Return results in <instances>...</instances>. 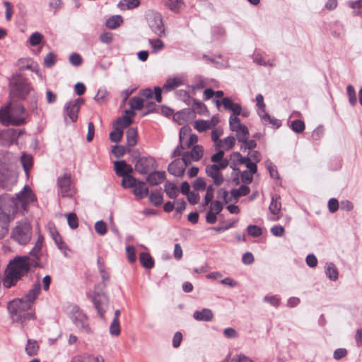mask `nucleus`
<instances>
[{
  "mask_svg": "<svg viewBox=\"0 0 362 362\" xmlns=\"http://www.w3.org/2000/svg\"><path fill=\"white\" fill-rule=\"evenodd\" d=\"M33 267L27 256H16L11 259L4 272L3 286L6 288L15 286L19 281L26 276Z\"/></svg>",
  "mask_w": 362,
  "mask_h": 362,
  "instance_id": "nucleus-1",
  "label": "nucleus"
},
{
  "mask_svg": "<svg viewBox=\"0 0 362 362\" xmlns=\"http://www.w3.org/2000/svg\"><path fill=\"white\" fill-rule=\"evenodd\" d=\"M7 309L13 322H19L23 325L28 320L34 318V313L31 305L22 299L17 298L8 302Z\"/></svg>",
  "mask_w": 362,
  "mask_h": 362,
  "instance_id": "nucleus-2",
  "label": "nucleus"
},
{
  "mask_svg": "<svg viewBox=\"0 0 362 362\" xmlns=\"http://www.w3.org/2000/svg\"><path fill=\"white\" fill-rule=\"evenodd\" d=\"M25 108L18 104L13 105L11 103L4 108L0 110V120L4 124H13L19 126L25 123Z\"/></svg>",
  "mask_w": 362,
  "mask_h": 362,
  "instance_id": "nucleus-3",
  "label": "nucleus"
},
{
  "mask_svg": "<svg viewBox=\"0 0 362 362\" xmlns=\"http://www.w3.org/2000/svg\"><path fill=\"white\" fill-rule=\"evenodd\" d=\"M5 204L7 209H11L13 206L18 211V206H21L23 209H25L27 205L35 200V196L28 185H25L23 190L16 194L15 197H8V196L4 197Z\"/></svg>",
  "mask_w": 362,
  "mask_h": 362,
  "instance_id": "nucleus-4",
  "label": "nucleus"
},
{
  "mask_svg": "<svg viewBox=\"0 0 362 362\" xmlns=\"http://www.w3.org/2000/svg\"><path fill=\"white\" fill-rule=\"evenodd\" d=\"M32 236V226L26 221H18L11 233V238L21 245H27Z\"/></svg>",
  "mask_w": 362,
  "mask_h": 362,
  "instance_id": "nucleus-5",
  "label": "nucleus"
},
{
  "mask_svg": "<svg viewBox=\"0 0 362 362\" xmlns=\"http://www.w3.org/2000/svg\"><path fill=\"white\" fill-rule=\"evenodd\" d=\"M10 98L11 100H24L30 92V88L27 80L21 75L13 76L9 83Z\"/></svg>",
  "mask_w": 362,
  "mask_h": 362,
  "instance_id": "nucleus-6",
  "label": "nucleus"
},
{
  "mask_svg": "<svg viewBox=\"0 0 362 362\" xmlns=\"http://www.w3.org/2000/svg\"><path fill=\"white\" fill-rule=\"evenodd\" d=\"M16 214L15 206L7 209L6 205H0V240L7 235L9 224L14 219Z\"/></svg>",
  "mask_w": 362,
  "mask_h": 362,
  "instance_id": "nucleus-7",
  "label": "nucleus"
},
{
  "mask_svg": "<svg viewBox=\"0 0 362 362\" xmlns=\"http://www.w3.org/2000/svg\"><path fill=\"white\" fill-rule=\"evenodd\" d=\"M58 193L63 197H71L74 193V189L71 185V177L64 174L57 179Z\"/></svg>",
  "mask_w": 362,
  "mask_h": 362,
  "instance_id": "nucleus-8",
  "label": "nucleus"
},
{
  "mask_svg": "<svg viewBox=\"0 0 362 362\" xmlns=\"http://www.w3.org/2000/svg\"><path fill=\"white\" fill-rule=\"evenodd\" d=\"M148 25L156 35L162 37L165 35V28L163 22L162 16L158 13H152L148 15Z\"/></svg>",
  "mask_w": 362,
  "mask_h": 362,
  "instance_id": "nucleus-9",
  "label": "nucleus"
},
{
  "mask_svg": "<svg viewBox=\"0 0 362 362\" xmlns=\"http://www.w3.org/2000/svg\"><path fill=\"white\" fill-rule=\"evenodd\" d=\"M71 319L74 325L81 332L85 334L92 333V329L89 326L88 317L84 313L79 310H76L73 314Z\"/></svg>",
  "mask_w": 362,
  "mask_h": 362,
  "instance_id": "nucleus-10",
  "label": "nucleus"
},
{
  "mask_svg": "<svg viewBox=\"0 0 362 362\" xmlns=\"http://www.w3.org/2000/svg\"><path fill=\"white\" fill-rule=\"evenodd\" d=\"M156 167V161L153 158L141 157L136 162L134 168L140 174L145 175Z\"/></svg>",
  "mask_w": 362,
  "mask_h": 362,
  "instance_id": "nucleus-11",
  "label": "nucleus"
},
{
  "mask_svg": "<svg viewBox=\"0 0 362 362\" xmlns=\"http://www.w3.org/2000/svg\"><path fill=\"white\" fill-rule=\"evenodd\" d=\"M83 100L78 98L75 100L69 102L65 107V120L67 122V117L71 122H75L78 119V112L80 109V104Z\"/></svg>",
  "mask_w": 362,
  "mask_h": 362,
  "instance_id": "nucleus-12",
  "label": "nucleus"
},
{
  "mask_svg": "<svg viewBox=\"0 0 362 362\" xmlns=\"http://www.w3.org/2000/svg\"><path fill=\"white\" fill-rule=\"evenodd\" d=\"M20 135L14 129L0 130V145L8 146L17 140Z\"/></svg>",
  "mask_w": 362,
  "mask_h": 362,
  "instance_id": "nucleus-13",
  "label": "nucleus"
},
{
  "mask_svg": "<svg viewBox=\"0 0 362 362\" xmlns=\"http://www.w3.org/2000/svg\"><path fill=\"white\" fill-rule=\"evenodd\" d=\"M203 156V148L201 146H194L191 152H185L182 154V160L185 163V165H188L191 160L197 161Z\"/></svg>",
  "mask_w": 362,
  "mask_h": 362,
  "instance_id": "nucleus-14",
  "label": "nucleus"
},
{
  "mask_svg": "<svg viewBox=\"0 0 362 362\" xmlns=\"http://www.w3.org/2000/svg\"><path fill=\"white\" fill-rule=\"evenodd\" d=\"M206 174L213 179L214 185L219 186L223 183L224 179L220 170L215 165H209L206 167Z\"/></svg>",
  "mask_w": 362,
  "mask_h": 362,
  "instance_id": "nucleus-15",
  "label": "nucleus"
},
{
  "mask_svg": "<svg viewBox=\"0 0 362 362\" xmlns=\"http://www.w3.org/2000/svg\"><path fill=\"white\" fill-rule=\"evenodd\" d=\"M186 166L187 165H185V163L182 160L181 161L176 159L169 164L168 170L169 173L173 175L176 177H182L184 175Z\"/></svg>",
  "mask_w": 362,
  "mask_h": 362,
  "instance_id": "nucleus-16",
  "label": "nucleus"
},
{
  "mask_svg": "<svg viewBox=\"0 0 362 362\" xmlns=\"http://www.w3.org/2000/svg\"><path fill=\"white\" fill-rule=\"evenodd\" d=\"M41 292V286L39 281L35 282L32 288H30L25 296L21 299L32 306V304L37 298Z\"/></svg>",
  "mask_w": 362,
  "mask_h": 362,
  "instance_id": "nucleus-17",
  "label": "nucleus"
},
{
  "mask_svg": "<svg viewBox=\"0 0 362 362\" xmlns=\"http://www.w3.org/2000/svg\"><path fill=\"white\" fill-rule=\"evenodd\" d=\"M93 303L100 317H103L107 304V298L105 295L97 294L93 298Z\"/></svg>",
  "mask_w": 362,
  "mask_h": 362,
  "instance_id": "nucleus-18",
  "label": "nucleus"
},
{
  "mask_svg": "<svg viewBox=\"0 0 362 362\" xmlns=\"http://www.w3.org/2000/svg\"><path fill=\"white\" fill-rule=\"evenodd\" d=\"M26 256L29 258V263L33 267L42 268L44 267V264L42 262V252L41 250H38L33 247L29 255Z\"/></svg>",
  "mask_w": 362,
  "mask_h": 362,
  "instance_id": "nucleus-19",
  "label": "nucleus"
},
{
  "mask_svg": "<svg viewBox=\"0 0 362 362\" xmlns=\"http://www.w3.org/2000/svg\"><path fill=\"white\" fill-rule=\"evenodd\" d=\"M115 171L117 175L120 177L126 176L133 172L132 167L127 164L125 160H117L114 163Z\"/></svg>",
  "mask_w": 362,
  "mask_h": 362,
  "instance_id": "nucleus-20",
  "label": "nucleus"
},
{
  "mask_svg": "<svg viewBox=\"0 0 362 362\" xmlns=\"http://www.w3.org/2000/svg\"><path fill=\"white\" fill-rule=\"evenodd\" d=\"M193 317L198 321L209 322L212 320L214 314L210 309L204 308L202 310H196L193 314Z\"/></svg>",
  "mask_w": 362,
  "mask_h": 362,
  "instance_id": "nucleus-21",
  "label": "nucleus"
},
{
  "mask_svg": "<svg viewBox=\"0 0 362 362\" xmlns=\"http://www.w3.org/2000/svg\"><path fill=\"white\" fill-rule=\"evenodd\" d=\"M165 179V173L163 171H155L151 173L146 177L147 182L151 185H158Z\"/></svg>",
  "mask_w": 362,
  "mask_h": 362,
  "instance_id": "nucleus-22",
  "label": "nucleus"
},
{
  "mask_svg": "<svg viewBox=\"0 0 362 362\" xmlns=\"http://www.w3.org/2000/svg\"><path fill=\"white\" fill-rule=\"evenodd\" d=\"M222 103L226 110H230L235 115H239L241 113V106L238 103H234L230 98L226 97L222 100Z\"/></svg>",
  "mask_w": 362,
  "mask_h": 362,
  "instance_id": "nucleus-23",
  "label": "nucleus"
},
{
  "mask_svg": "<svg viewBox=\"0 0 362 362\" xmlns=\"http://www.w3.org/2000/svg\"><path fill=\"white\" fill-rule=\"evenodd\" d=\"M16 182V177L14 175L8 174V173H0V185L3 187L9 189Z\"/></svg>",
  "mask_w": 362,
  "mask_h": 362,
  "instance_id": "nucleus-24",
  "label": "nucleus"
},
{
  "mask_svg": "<svg viewBox=\"0 0 362 362\" xmlns=\"http://www.w3.org/2000/svg\"><path fill=\"white\" fill-rule=\"evenodd\" d=\"M133 193L138 199H142L148 195V188L144 182L139 180L134 187Z\"/></svg>",
  "mask_w": 362,
  "mask_h": 362,
  "instance_id": "nucleus-25",
  "label": "nucleus"
},
{
  "mask_svg": "<svg viewBox=\"0 0 362 362\" xmlns=\"http://www.w3.org/2000/svg\"><path fill=\"white\" fill-rule=\"evenodd\" d=\"M280 197L277 194H274L272 197V202L269 206V211L274 215L276 216L281 211V204L279 202Z\"/></svg>",
  "mask_w": 362,
  "mask_h": 362,
  "instance_id": "nucleus-26",
  "label": "nucleus"
},
{
  "mask_svg": "<svg viewBox=\"0 0 362 362\" xmlns=\"http://www.w3.org/2000/svg\"><path fill=\"white\" fill-rule=\"evenodd\" d=\"M127 144L129 147H133L137 144L138 133L134 127L129 128L126 133Z\"/></svg>",
  "mask_w": 362,
  "mask_h": 362,
  "instance_id": "nucleus-27",
  "label": "nucleus"
},
{
  "mask_svg": "<svg viewBox=\"0 0 362 362\" xmlns=\"http://www.w3.org/2000/svg\"><path fill=\"white\" fill-rule=\"evenodd\" d=\"M39 349L38 343L35 340L28 339L25 346V352L29 356H36Z\"/></svg>",
  "mask_w": 362,
  "mask_h": 362,
  "instance_id": "nucleus-28",
  "label": "nucleus"
},
{
  "mask_svg": "<svg viewBox=\"0 0 362 362\" xmlns=\"http://www.w3.org/2000/svg\"><path fill=\"white\" fill-rule=\"evenodd\" d=\"M258 115L261 117L262 122L264 124H270L276 128L279 127L281 124L280 120L271 117L270 115L266 112L264 113L258 112Z\"/></svg>",
  "mask_w": 362,
  "mask_h": 362,
  "instance_id": "nucleus-29",
  "label": "nucleus"
},
{
  "mask_svg": "<svg viewBox=\"0 0 362 362\" xmlns=\"http://www.w3.org/2000/svg\"><path fill=\"white\" fill-rule=\"evenodd\" d=\"M165 4L170 10L175 13L179 12L185 6L182 0H165Z\"/></svg>",
  "mask_w": 362,
  "mask_h": 362,
  "instance_id": "nucleus-30",
  "label": "nucleus"
},
{
  "mask_svg": "<svg viewBox=\"0 0 362 362\" xmlns=\"http://www.w3.org/2000/svg\"><path fill=\"white\" fill-rule=\"evenodd\" d=\"M139 259L141 265L146 269H151L154 266V260L149 253L141 252Z\"/></svg>",
  "mask_w": 362,
  "mask_h": 362,
  "instance_id": "nucleus-31",
  "label": "nucleus"
},
{
  "mask_svg": "<svg viewBox=\"0 0 362 362\" xmlns=\"http://www.w3.org/2000/svg\"><path fill=\"white\" fill-rule=\"evenodd\" d=\"M140 5L139 0H121L117 6L121 10H127V9H133L138 7Z\"/></svg>",
  "mask_w": 362,
  "mask_h": 362,
  "instance_id": "nucleus-32",
  "label": "nucleus"
},
{
  "mask_svg": "<svg viewBox=\"0 0 362 362\" xmlns=\"http://www.w3.org/2000/svg\"><path fill=\"white\" fill-rule=\"evenodd\" d=\"M165 192L170 199H175L179 193L177 186L172 182H167L165 185Z\"/></svg>",
  "mask_w": 362,
  "mask_h": 362,
  "instance_id": "nucleus-33",
  "label": "nucleus"
},
{
  "mask_svg": "<svg viewBox=\"0 0 362 362\" xmlns=\"http://www.w3.org/2000/svg\"><path fill=\"white\" fill-rule=\"evenodd\" d=\"M325 272L327 276L332 281H336L338 279V271L334 264L332 262L326 263Z\"/></svg>",
  "mask_w": 362,
  "mask_h": 362,
  "instance_id": "nucleus-34",
  "label": "nucleus"
},
{
  "mask_svg": "<svg viewBox=\"0 0 362 362\" xmlns=\"http://www.w3.org/2000/svg\"><path fill=\"white\" fill-rule=\"evenodd\" d=\"M235 139L233 136H228L219 141L216 148H223L226 151L232 149L235 145Z\"/></svg>",
  "mask_w": 362,
  "mask_h": 362,
  "instance_id": "nucleus-35",
  "label": "nucleus"
},
{
  "mask_svg": "<svg viewBox=\"0 0 362 362\" xmlns=\"http://www.w3.org/2000/svg\"><path fill=\"white\" fill-rule=\"evenodd\" d=\"M182 84V81L179 78H168L163 86L165 91H171Z\"/></svg>",
  "mask_w": 362,
  "mask_h": 362,
  "instance_id": "nucleus-36",
  "label": "nucleus"
},
{
  "mask_svg": "<svg viewBox=\"0 0 362 362\" xmlns=\"http://www.w3.org/2000/svg\"><path fill=\"white\" fill-rule=\"evenodd\" d=\"M53 238L55 241V243L58 246L59 249L64 253L66 257H68L69 255L67 252L69 250L66 244L62 240V237L59 234L56 232V234H52Z\"/></svg>",
  "mask_w": 362,
  "mask_h": 362,
  "instance_id": "nucleus-37",
  "label": "nucleus"
},
{
  "mask_svg": "<svg viewBox=\"0 0 362 362\" xmlns=\"http://www.w3.org/2000/svg\"><path fill=\"white\" fill-rule=\"evenodd\" d=\"M122 16L117 15L109 18L105 23V25L110 29H115L122 23Z\"/></svg>",
  "mask_w": 362,
  "mask_h": 362,
  "instance_id": "nucleus-38",
  "label": "nucleus"
},
{
  "mask_svg": "<svg viewBox=\"0 0 362 362\" xmlns=\"http://www.w3.org/2000/svg\"><path fill=\"white\" fill-rule=\"evenodd\" d=\"M123 133L124 132L121 128L113 124V130L110 134V139L112 142L118 143L122 140Z\"/></svg>",
  "mask_w": 362,
  "mask_h": 362,
  "instance_id": "nucleus-39",
  "label": "nucleus"
},
{
  "mask_svg": "<svg viewBox=\"0 0 362 362\" xmlns=\"http://www.w3.org/2000/svg\"><path fill=\"white\" fill-rule=\"evenodd\" d=\"M234 132H236V138L239 142L243 143L248 139L249 131L245 125L239 126L238 130H235Z\"/></svg>",
  "mask_w": 362,
  "mask_h": 362,
  "instance_id": "nucleus-40",
  "label": "nucleus"
},
{
  "mask_svg": "<svg viewBox=\"0 0 362 362\" xmlns=\"http://www.w3.org/2000/svg\"><path fill=\"white\" fill-rule=\"evenodd\" d=\"M129 105L132 110H141L145 105L144 98L134 96L130 99Z\"/></svg>",
  "mask_w": 362,
  "mask_h": 362,
  "instance_id": "nucleus-41",
  "label": "nucleus"
},
{
  "mask_svg": "<svg viewBox=\"0 0 362 362\" xmlns=\"http://www.w3.org/2000/svg\"><path fill=\"white\" fill-rule=\"evenodd\" d=\"M133 120L129 116H122L118 117L114 123V125L117 126L119 128L123 130L130 124H132Z\"/></svg>",
  "mask_w": 362,
  "mask_h": 362,
  "instance_id": "nucleus-42",
  "label": "nucleus"
},
{
  "mask_svg": "<svg viewBox=\"0 0 362 362\" xmlns=\"http://www.w3.org/2000/svg\"><path fill=\"white\" fill-rule=\"evenodd\" d=\"M71 362H104L103 358L92 356H76Z\"/></svg>",
  "mask_w": 362,
  "mask_h": 362,
  "instance_id": "nucleus-43",
  "label": "nucleus"
},
{
  "mask_svg": "<svg viewBox=\"0 0 362 362\" xmlns=\"http://www.w3.org/2000/svg\"><path fill=\"white\" fill-rule=\"evenodd\" d=\"M139 180L134 177L130 174L124 176L122 180V185L124 188H132L137 184Z\"/></svg>",
  "mask_w": 362,
  "mask_h": 362,
  "instance_id": "nucleus-44",
  "label": "nucleus"
},
{
  "mask_svg": "<svg viewBox=\"0 0 362 362\" xmlns=\"http://www.w3.org/2000/svg\"><path fill=\"white\" fill-rule=\"evenodd\" d=\"M21 163L25 172L28 174L33 165V158L29 155L23 153L21 156Z\"/></svg>",
  "mask_w": 362,
  "mask_h": 362,
  "instance_id": "nucleus-45",
  "label": "nucleus"
},
{
  "mask_svg": "<svg viewBox=\"0 0 362 362\" xmlns=\"http://www.w3.org/2000/svg\"><path fill=\"white\" fill-rule=\"evenodd\" d=\"M150 202L155 206H160L163 203V195L160 192H153L149 195Z\"/></svg>",
  "mask_w": 362,
  "mask_h": 362,
  "instance_id": "nucleus-46",
  "label": "nucleus"
},
{
  "mask_svg": "<svg viewBox=\"0 0 362 362\" xmlns=\"http://www.w3.org/2000/svg\"><path fill=\"white\" fill-rule=\"evenodd\" d=\"M291 128L296 133H301L305 129V123L300 119H295L291 122Z\"/></svg>",
  "mask_w": 362,
  "mask_h": 362,
  "instance_id": "nucleus-47",
  "label": "nucleus"
},
{
  "mask_svg": "<svg viewBox=\"0 0 362 362\" xmlns=\"http://www.w3.org/2000/svg\"><path fill=\"white\" fill-rule=\"evenodd\" d=\"M346 91L350 104L352 106H354L357 103V98L354 87L352 85H348L346 87Z\"/></svg>",
  "mask_w": 362,
  "mask_h": 362,
  "instance_id": "nucleus-48",
  "label": "nucleus"
},
{
  "mask_svg": "<svg viewBox=\"0 0 362 362\" xmlns=\"http://www.w3.org/2000/svg\"><path fill=\"white\" fill-rule=\"evenodd\" d=\"M121 332L119 321L117 320H113L110 326V333L112 336L117 337Z\"/></svg>",
  "mask_w": 362,
  "mask_h": 362,
  "instance_id": "nucleus-49",
  "label": "nucleus"
},
{
  "mask_svg": "<svg viewBox=\"0 0 362 362\" xmlns=\"http://www.w3.org/2000/svg\"><path fill=\"white\" fill-rule=\"evenodd\" d=\"M95 232L100 235H104L107 233V225L103 221H98L95 223Z\"/></svg>",
  "mask_w": 362,
  "mask_h": 362,
  "instance_id": "nucleus-50",
  "label": "nucleus"
},
{
  "mask_svg": "<svg viewBox=\"0 0 362 362\" xmlns=\"http://www.w3.org/2000/svg\"><path fill=\"white\" fill-rule=\"evenodd\" d=\"M67 222L71 229H76L78 226V217L74 213H70L67 215Z\"/></svg>",
  "mask_w": 362,
  "mask_h": 362,
  "instance_id": "nucleus-51",
  "label": "nucleus"
},
{
  "mask_svg": "<svg viewBox=\"0 0 362 362\" xmlns=\"http://www.w3.org/2000/svg\"><path fill=\"white\" fill-rule=\"evenodd\" d=\"M223 129L220 127L215 128L211 132V140L214 142L216 148L219 141H221V139H219V137L223 134Z\"/></svg>",
  "mask_w": 362,
  "mask_h": 362,
  "instance_id": "nucleus-52",
  "label": "nucleus"
},
{
  "mask_svg": "<svg viewBox=\"0 0 362 362\" xmlns=\"http://www.w3.org/2000/svg\"><path fill=\"white\" fill-rule=\"evenodd\" d=\"M194 127L196 130H197L199 132H203L206 131L207 129H209L208 123L206 120L204 119H198L195 121Z\"/></svg>",
  "mask_w": 362,
  "mask_h": 362,
  "instance_id": "nucleus-53",
  "label": "nucleus"
},
{
  "mask_svg": "<svg viewBox=\"0 0 362 362\" xmlns=\"http://www.w3.org/2000/svg\"><path fill=\"white\" fill-rule=\"evenodd\" d=\"M69 59L70 64L74 66H79L83 62L81 56L78 53H72Z\"/></svg>",
  "mask_w": 362,
  "mask_h": 362,
  "instance_id": "nucleus-54",
  "label": "nucleus"
},
{
  "mask_svg": "<svg viewBox=\"0 0 362 362\" xmlns=\"http://www.w3.org/2000/svg\"><path fill=\"white\" fill-rule=\"evenodd\" d=\"M247 233L252 237H259L262 235V229L255 225H250L247 228Z\"/></svg>",
  "mask_w": 362,
  "mask_h": 362,
  "instance_id": "nucleus-55",
  "label": "nucleus"
},
{
  "mask_svg": "<svg viewBox=\"0 0 362 362\" xmlns=\"http://www.w3.org/2000/svg\"><path fill=\"white\" fill-rule=\"evenodd\" d=\"M56 63V55L53 52L48 53L45 59L44 64L47 67H52Z\"/></svg>",
  "mask_w": 362,
  "mask_h": 362,
  "instance_id": "nucleus-56",
  "label": "nucleus"
},
{
  "mask_svg": "<svg viewBox=\"0 0 362 362\" xmlns=\"http://www.w3.org/2000/svg\"><path fill=\"white\" fill-rule=\"evenodd\" d=\"M229 125L232 131L238 130L239 126H244V124H240V120L237 117V115L234 117L230 116L229 119Z\"/></svg>",
  "mask_w": 362,
  "mask_h": 362,
  "instance_id": "nucleus-57",
  "label": "nucleus"
},
{
  "mask_svg": "<svg viewBox=\"0 0 362 362\" xmlns=\"http://www.w3.org/2000/svg\"><path fill=\"white\" fill-rule=\"evenodd\" d=\"M214 188L212 185H209L206 187V195L204 197V205H208L211 202L214 198Z\"/></svg>",
  "mask_w": 362,
  "mask_h": 362,
  "instance_id": "nucleus-58",
  "label": "nucleus"
},
{
  "mask_svg": "<svg viewBox=\"0 0 362 362\" xmlns=\"http://www.w3.org/2000/svg\"><path fill=\"white\" fill-rule=\"evenodd\" d=\"M206 187V182L202 177H198L193 183V187L197 191L204 190Z\"/></svg>",
  "mask_w": 362,
  "mask_h": 362,
  "instance_id": "nucleus-59",
  "label": "nucleus"
},
{
  "mask_svg": "<svg viewBox=\"0 0 362 362\" xmlns=\"http://www.w3.org/2000/svg\"><path fill=\"white\" fill-rule=\"evenodd\" d=\"M42 39V35L40 33L37 32L34 33L30 37V44L32 46H36L41 42Z\"/></svg>",
  "mask_w": 362,
  "mask_h": 362,
  "instance_id": "nucleus-60",
  "label": "nucleus"
},
{
  "mask_svg": "<svg viewBox=\"0 0 362 362\" xmlns=\"http://www.w3.org/2000/svg\"><path fill=\"white\" fill-rule=\"evenodd\" d=\"M149 44L151 45L154 51H158L164 47L163 42L160 39L148 40Z\"/></svg>",
  "mask_w": 362,
  "mask_h": 362,
  "instance_id": "nucleus-61",
  "label": "nucleus"
},
{
  "mask_svg": "<svg viewBox=\"0 0 362 362\" xmlns=\"http://www.w3.org/2000/svg\"><path fill=\"white\" fill-rule=\"evenodd\" d=\"M256 101H257V105L258 107V108L259 109L258 110V112H261V113H264L265 112V108H266V105L264 103V98H263V95L262 94H257L256 95Z\"/></svg>",
  "mask_w": 362,
  "mask_h": 362,
  "instance_id": "nucleus-62",
  "label": "nucleus"
},
{
  "mask_svg": "<svg viewBox=\"0 0 362 362\" xmlns=\"http://www.w3.org/2000/svg\"><path fill=\"white\" fill-rule=\"evenodd\" d=\"M223 209V205L220 201L211 202L210 211L218 214Z\"/></svg>",
  "mask_w": 362,
  "mask_h": 362,
  "instance_id": "nucleus-63",
  "label": "nucleus"
},
{
  "mask_svg": "<svg viewBox=\"0 0 362 362\" xmlns=\"http://www.w3.org/2000/svg\"><path fill=\"white\" fill-rule=\"evenodd\" d=\"M328 208L331 213L336 212L339 209V202L337 199L332 198L328 202Z\"/></svg>",
  "mask_w": 362,
  "mask_h": 362,
  "instance_id": "nucleus-64",
  "label": "nucleus"
}]
</instances>
